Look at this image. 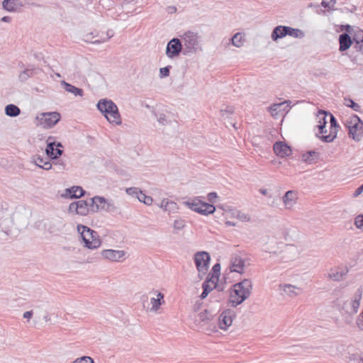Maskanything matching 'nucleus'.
Here are the masks:
<instances>
[{
  "mask_svg": "<svg viewBox=\"0 0 363 363\" xmlns=\"http://www.w3.org/2000/svg\"><path fill=\"white\" fill-rule=\"evenodd\" d=\"M344 104L348 107L352 108L355 111H360V106L355 103L352 99H345Z\"/></svg>",
  "mask_w": 363,
  "mask_h": 363,
  "instance_id": "79ce46f5",
  "label": "nucleus"
},
{
  "mask_svg": "<svg viewBox=\"0 0 363 363\" xmlns=\"http://www.w3.org/2000/svg\"><path fill=\"white\" fill-rule=\"evenodd\" d=\"M360 43H361V42H359V41H358V43H357V42H354L355 45H354V48L356 49V50H357V51H358V52H359V50H361V47H360V45H359V44H360Z\"/></svg>",
  "mask_w": 363,
  "mask_h": 363,
  "instance_id": "774afa93",
  "label": "nucleus"
},
{
  "mask_svg": "<svg viewBox=\"0 0 363 363\" xmlns=\"http://www.w3.org/2000/svg\"><path fill=\"white\" fill-rule=\"evenodd\" d=\"M85 191L81 186H74L65 189L64 196L69 199H79L83 196Z\"/></svg>",
  "mask_w": 363,
  "mask_h": 363,
  "instance_id": "5701e85b",
  "label": "nucleus"
},
{
  "mask_svg": "<svg viewBox=\"0 0 363 363\" xmlns=\"http://www.w3.org/2000/svg\"><path fill=\"white\" fill-rule=\"evenodd\" d=\"M52 165V163H51L50 161H45V162H44V164L41 166V168L45 170H50L52 169H53Z\"/></svg>",
  "mask_w": 363,
  "mask_h": 363,
  "instance_id": "13d9d810",
  "label": "nucleus"
},
{
  "mask_svg": "<svg viewBox=\"0 0 363 363\" xmlns=\"http://www.w3.org/2000/svg\"><path fill=\"white\" fill-rule=\"evenodd\" d=\"M11 21V18L10 16H4L1 18V21L6 22V23H10Z\"/></svg>",
  "mask_w": 363,
  "mask_h": 363,
  "instance_id": "338daca9",
  "label": "nucleus"
},
{
  "mask_svg": "<svg viewBox=\"0 0 363 363\" xmlns=\"http://www.w3.org/2000/svg\"><path fill=\"white\" fill-rule=\"evenodd\" d=\"M71 363H94V361L91 357L83 356V357L77 358L75 360H74Z\"/></svg>",
  "mask_w": 363,
  "mask_h": 363,
  "instance_id": "a18cd8bd",
  "label": "nucleus"
},
{
  "mask_svg": "<svg viewBox=\"0 0 363 363\" xmlns=\"http://www.w3.org/2000/svg\"><path fill=\"white\" fill-rule=\"evenodd\" d=\"M157 120L158 123H160L161 125H164L167 124L168 121L166 118V116L163 113H160L157 116Z\"/></svg>",
  "mask_w": 363,
  "mask_h": 363,
  "instance_id": "864d4df0",
  "label": "nucleus"
},
{
  "mask_svg": "<svg viewBox=\"0 0 363 363\" xmlns=\"http://www.w3.org/2000/svg\"><path fill=\"white\" fill-rule=\"evenodd\" d=\"M185 205L191 210L201 215L212 214L215 212L216 208L213 205L202 201L200 197H196L185 202Z\"/></svg>",
  "mask_w": 363,
  "mask_h": 363,
  "instance_id": "423d86ee",
  "label": "nucleus"
},
{
  "mask_svg": "<svg viewBox=\"0 0 363 363\" xmlns=\"http://www.w3.org/2000/svg\"><path fill=\"white\" fill-rule=\"evenodd\" d=\"M357 324L359 328L363 330V311L360 316L357 320Z\"/></svg>",
  "mask_w": 363,
  "mask_h": 363,
  "instance_id": "052dcab7",
  "label": "nucleus"
},
{
  "mask_svg": "<svg viewBox=\"0 0 363 363\" xmlns=\"http://www.w3.org/2000/svg\"><path fill=\"white\" fill-rule=\"evenodd\" d=\"M185 227V221L182 219H177L174 221L173 228L176 230H182Z\"/></svg>",
  "mask_w": 363,
  "mask_h": 363,
  "instance_id": "de8ad7c7",
  "label": "nucleus"
},
{
  "mask_svg": "<svg viewBox=\"0 0 363 363\" xmlns=\"http://www.w3.org/2000/svg\"><path fill=\"white\" fill-rule=\"evenodd\" d=\"M61 85L69 93L73 94L74 96H83L84 91L82 89L77 88L65 81L61 82Z\"/></svg>",
  "mask_w": 363,
  "mask_h": 363,
  "instance_id": "2f4dec72",
  "label": "nucleus"
},
{
  "mask_svg": "<svg viewBox=\"0 0 363 363\" xmlns=\"http://www.w3.org/2000/svg\"><path fill=\"white\" fill-rule=\"evenodd\" d=\"M286 26H278L275 27L272 33L271 38L274 41L286 36Z\"/></svg>",
  "mask_w": 363,
  "mask_h": 363,
  "instance_id": "7c9ffc66",
  "label": "nucleus"
},
{
  "mask_svg": "<svg viewBox=\"0 0 363 363\" xmlns=\"http://www.w3.org/2000/svg\"><path fill=\"white\" fill-rule=\"evenodd\" d=\"M156 298L153 297L150 298V304L151 307L150 308V311L151 312H157L160 309V306H162L164 303V294L159 291H155Z\"/></svg>",
  "mask_w": 363,
  "mask_h": 363,
  "instance_id": "a878e982",
  "label": "nucleus"
},
{
  "mask_svg": "<svg viewBox=\"0 0 363 363\" xmlns=\"http://www.w3.org/2000/svg\"><path fill=\"white\" fill-rule=\"evenodd\" d=\"M106 199L103 196H95L90 199V206L91 213H97L101 211L103 206L106 203Z\"/></svg>",
  "mask_w": 363,
  "mask_h": 363,
  "instance_id": "393cba45",
  "label": "nucleus"
},
{
  "mask_svg": "<svg viewBox=\"0 0 363 363\" xmlns=\"http://www.w3.org/2000/svg\"><path fill=\"white\" fill-rule=\"evenodd\" d=\"M291 104L290 100H286L284 102L274 104L268 109L273 117L277 118L280 114L289 112Z\"/></svg>",
  "mask_w": 363,
  "mask_h": 363,
  "instance_id": "dca6fc26",
  "label": "nucleus"
},
{
  "mask_svg": "<svg viewBox=\"0 0 363 363\" xmlns=\"http://www.w3.org/2000/svg\"><path fill=\"white\" fill-rule=\"evenodd\" d=\"M33 311H26L23 313V317L26 319H30L33 316Z\"/></svg>",
  "mask_w": 363,
  "mask_h": 363,
  "instance_id": "69168bd1",
  "label": "nucleus"
},
{
  "mask_svg": "<svg viewBox=\"0 0 363 363\" xmlns=\"http://www.w3.org/2000/svg\"><path fill=\"white\" fill-rule=\"evenodd\" d=\"M363 191V184L357 188L355 191L354 192V196H358L360 195Z\"/></svg>",
  "mask_w": 363,
  "mask_h": 363,
  "instance_id": "0e129e2a",
  "label": "nucleus"
},
{
  "mask_svg": "<svg viewBox=\"0 0 363 363\" xmlns=\"http://www.w3.org/2000/svg\"><path fill=\"white\" fill-rule=\"evenodd\" d=\"M279 289L281 291V295L289 298H294L301 294V289L290 284H281L279 285Z\"/></svg>",
  "mask_w": 363,
  "mask_h": 363,
  "instance_id": "f3484780",
  "label": "nucleus"
},
{
  "mask_svg": "<svg viewBox=\"0 0 363 363\" xmlns=\"http://www.w3.org/2000/svg\"><path fill=\"white\" fill-rule=\"evenodd\" d=\"M211 315L209 314L208 311L207 310H204L201 312H200L196 317H195V323L197 325H205L211 320Z\"/></svg>",
  "mask_w": 363,
  "mask_h": 363,
  "instance_id": "473e14b6",
  "label": "nucleus"
},
{
  "mask_svg": "<svg viewBox=\"0 0 363 363\" xmlns=\"http://www.w3.org/2000/svg\"><path fill=\"white\" fill-rule=\"evenodd\" d=\"M354 225L358 229H363V215H359L355 218Z\"/></svg>",
  "mask_w": 363,
  "mask_h": 363,
  "instance_id": "8fccbe9b",
  "label": "nucleus"
},
{
  "mask_svg": "<svg viewBox=\"0 0 363 363\" xmlns=\"http://www.w3.org/2000/svg\"><path fill=\"white\" fill-rule=\"evenodd\" d=\"M354 28L355 27H352L350 25L342 26V30H345L347 32L346 33H348L349 35L352 34Z\"/></svg>",
  "mask_w": 363,
  "mask_h": 363,
  "instance_id": "4d7b16f0",
  "label": "nucleus"
},
{
  "mask_svg": "<svg viewBox=\"0 0 363 363\" xmlns=\"http://www.w3.org/2000/svg\"><path fill=\"white\" fill-rule=\"evenodd\" d=\"M351 35L352 36L353 42H363V30L359 28L355 27Z\"/></svg>",
  "mask_w": 363,
  "mask_h": 363,
  "instance_id": "58836bf2",
  "label": "nucleus"
},
{
  "mask_svg": "<svg viewBox=\"0 0 363 363\" xmlns=\"http://www.w3.org/2000/svg\"><path fill=\"white\" fill-rule=\"evenodd\" d=\"M345 125L349 130V136L355 141H359L363 135V122L356 115L346 121Z\"/></svg>",
  "mask_w": 363,
  "mask_h": 363,
  "instance_id": "39448f33",
  "label": "nucleus"
},
{
  "mask_svg": "<svg viewBox=\"0 0 363 363\" xmlns=\"http://www.w3.org/2000/svg\"><path fill=\"white\" fill-rule=\"evenodd\" d=\"M180 37L184 48V55L196 54L203 50L200 36L198 33L188 30L184 32Z\"/></svg>",
  "mask_w": 363,
  "mask_h": 363,
  "instance_id": "7ed1b4c3",
  "label": "nucleus"
},
{
  "mask_svg": "<svg viewBox=\"0 0 363 363\" xmlns=\"http://www.w3.org/2000/svg\"><path fill=\"white\" fill-rule=\"evenodd\" d=\"M68 211L80 216H86L89 213H91L90 201L88 202L85 200H79L76 202H72L69 206Z\"/></svg>",
  "mask_w": 363,
  "mask_h": 363,
  "instance_id": "9d476101",
  "label": "nucleus"
},
{
  "mask_svg": "<svg viewBox=\"0 0 363 363\" xmlns=\"http://www.w3.org/2000/svg\"><path fill=\"white\" fill-rule=\"evenodd\" d=\"M166 10L168 13L172 14L177 12V9L174 6H169L167 7Z\"/></svg>",
  "mask_w": 363,
  "mask_h": 363,
  "instance_id": "e2e57ef3",
  "label": "nucleus"
},
{
  "mask_svg": "<svg viewBox=\"0 0 363 363\" xmlns=\"http://www.w3.org/2000/svg\"><path fill=\"white\" fill-rule=\"evenodd\" d=\"M339 50L340 51H345L351 46L352 40L348 33H342L339 36Z\"/></svg>",
  "mask_w": 363,
  "mask_h": 363,
  "instance_id": "c85d7f7f",
  "label": "nucleus"
},
{
  "mask_svg": "<svg viewBox=\"0 0 363 363\" xmlns=\"http://www.w3.org/2000/svg\"><path fill=\"white\" fill-rule=\"evenodd\" d=\"M3 9L9 12H15L23 6L20 0H4Z\"/></svg>",
  "mask_w": 363,
  "mask_h": 363,
  "instance_id": "bb28decb",
  "label": "nucleus"
},
{
  "mask_svg": "<svg viewBox=\"0 0 363 363\" xmlns=\"http://www.w3.org/2000/svg\"><path fill=\"white\" fill-rule=\"evenodd\" d=\"M37 119L40 120L44 128H50L60 121V115L57 112L42 113L37 116Z\"/></svg>",
  "mask_w": 363,
  "mask_h": 363,
  "instance_id": "9b49d317",
  "label": "nucleus"
},
{
  "mask_svg": "<svg viewBox=\"0 0 363 363\" xmlns=\"http://www.w3.org/2000/svg\"><path fill=\"white\" fill-rule=\"evenodd\" d=\"M101 208H103L102 211L107 213H114L118 211V207L115 205L114 202L112 200L107 199Z\"/></svg>",
  "mask_w": 363,
  "mask_h": 363,
  "instance_id": "4c0bfd02",
  "label": "nucleus"
},
{
  "mask_svg": "<svg viewBox=\"0 0 363 363\" xmlns=\"http://www.w3.org/2000/svg\"><path fill=\"white\" fill-rule=\"evenodd\" d=\"M245 267V260L240 255H235L231 257L230 271L231 272H238L242 274Z\"/></svg>",
  "mask_w": 363,
  "mask_h": 363,
  "instance_id": "a211bd4d",
  "label": "nucleus"
},
{
  "mask_svg": "<svg viewBox=\"0 0 363 363\" xmlns=\"http://www.w3.org/2000/svg\"><path fill=\"white\" fill-rule=\"evenodd\" d=\"M235 217L242 222H249L251 220L250 216L242 211L236 212Z\"/></svg>",
  "mask_w": 363,
  "mask_h": 363,
  "instance_id": "37998d69",
  "label": "nucleus"
},
{
  "mask_svg": "<svg viewBox=\"0 0 363 363\" xmlns=\"http://www.w3.org/2000/svg\"><path fill=\"white\" fill-rule=\"evenodd\" d=\"M327 116H329V113L325 111H319L316 115V119L318 124L317 127L319 129L320 134H324L327 133L325 130V125L327 123Z\"/></svg>",
  "mask_w": 363,
  "mask_h": 363,
  "instance_id": "4be33fe9",
  "label": "nucleus"
},
{
  "mask_svg": "<svg viewBox=\"0 0 363 363\" xmlns=\"http://www.w3.org/2000/svg\"><path fill=\"white\" fill-rule=\"evenodd\" d=\"M5 113L10 117H16L21 113V110L14 104H9L5 107Z\"/></svg>",
  "mask_w": 363,
  "mask_h": 363,
  "instance_id": "f704fd0d",
  "label": "nucleus"
},
{
  "mask_svg": "<svg viewBox=\"0 0 363 363\" xmlns=\"http://www.w3.org/2000/svg\"><path fill=\"white\" fill-rule=\"evenodd\" d=\"M32 159L35 165L40 168H41V166L44 164V162H45V160L43 157L38 155L33 156Z\"/></svg>",
  "mask_w": 363,
  "mask_h": 363,
  "instance_id": "09e8293b",
  "label": "nucleus"
},
{
  "mask_svg": "<svg viewBox=\"0 0 363 363\" xmlns=\"http://www.w3.org/2000/svg\"><path fill=\"white\" fill-rule=\"evenodd\" d=\"M55 147H62L60 143H56L52 140V137H49L47 140V147L45 148V153L50 159H57L62 155V150Z\"/></svg>",
  "mask_w": 363,
  "mask_h": 363,
  "instance_id": "2eb2a0df",
  "label": "nucleus"
},
{
  "mask_svg": "<svg viewBox=\"0 0 363 363\" xmlns=\"http://www.w3.org/2000/svg\"><path fill=\"white\" fill-rule=\"evenodd\" d=\"M53 170L55 172H58L60 171H63L65 169V164L63 161L57 160L56 162H52Z\"/></svg>",
  "mask_w": 363,
  "mask_h": 363,
  "instance_id": "c03bdc74",
  "label": "nucleus"
},
{
  "mask_svg": "<svg viewBox=\"0 0 363 363\" xmlns=\"http://www.w3.org/2000/svg\"><path fill=\"white\" fill-rule=\"evenodd\" d=\"M183 48L181 39L177 38H172L167 43L166 55L169 58L173 59L178 57L182 52H183Z\"/></svg>",
  "mask_w": 363,
  "mask_h": 363,
  "instance_id": "f8f14e48",
  "label": "nucleus"
},
{
  "mask_svg": "<svg viewBox=\"0 0 363 363\" xmlns=\"http://www.w3.org/2000/svg\"><path fill=\"white\" fill-rule=\"evenodd\" d=\"M96 106L98 110L104 114L110 123L121 124L122 121L118 106L111 100L107 99H100Z\"/></svg>",
  "mask_w": 363,
  "mask_h": 363,
  "instance_id": "f03ea898",
  "label": "nucleus"
},
{
  "mask_svg": "<svg viewBox=\"0 0 363 363\" xmlns=\"http://www.w3.org/2000/svg\"><path fill=\"white\" fill-rule=\"evenodd\" d=\"M335 4H333V2H330V0H323L322 1V3H321V5L324 7V8H330L331 6H333Z\"/></svg>",
  "mask_w": 363,
  "mask_h": 363,
  "instance_id": "680f3d73",
  "label": "nucleus"
},
{
  "mask_svg": "<svg viewBox=\"0 0 363 363\" xmlns=\"http://www.w3.org/2000/svg\"><path fill=\"white\" fill-rule=\"evenodd\" d=\"M216 198L217 194L216 192H211L207 195V199L211 203H214Z\"/></svg>",
  "mask_w": 363,
  "mask_h": 363,
  "instance_id": "bf43d9fd",
  "label": "nucleus"
},
{
  "mask_svg": "<svg viewBox=\"0 0 363 363\" xmlns=\"http://www.w3.org/2000/svg\"><path fill=\"white\" fill-rule=\"evenodd\" d=\"M252 290V283L249 279H245L242 281L233 285L230 293L229 301L233 307H236L243 303L251 295Z\"/></svg>",
  "mask_w": 363,
  "mask_h": 363,
  "instance_id": "f257e3e1",
  "label": "nucleus"
},
{
  "mask_svg": "<svg viewBox=\"0 0 363 363\" xmlns=\"http://www.w3.org/2000/svg\"><path fill=\"white\" fill-rule=\"evenodd\" d=\"M39 72L40 69L34 67L27 68L19 74L18 79L21 82H26L30 77H32L35 74H38Z\"/></svg>",
  "mask_w": 363,
  "mask_h": 363,
  "instance_id": "c756f323",
  "label": "nucleus"
},
{
  "mask_svg": "<svg viewBox=\"0 0 363 363\" xmlns=\"http://www.w3.org/2000/svg\"><path fill=\"white\" fill-rule=\"evenodd\" d=\"M160 207L165 211L175 212L177 209V203L174 201H169V200L164 199L160 205Z\"/></svg>",
  "mask_w": 363,
  "mask_h": 363,
  "instance_id": "72a5a7b5",
  "label": "nucleus"
},
{
  "mask_svg": "<svg viewBox=\"0 0 363 363\" xmlns=\"http://www.w3.org/2000/svg\"><path fill=\"white\" fill-rule=\"evenodd\" d=\"M171 67L167 66L160 69V76L161 78L167 77L169 75V69Z\"/></svg>",
  "mask_w": 363,
  "mask_h": 363,
  "instance_id": "3c124183",
  "label": "nucleus"
},
{
  "mask_svg": "<svg viewBox=\"0 0 363 363\" xmlns=\"http://www.w3.org/2000/svg\"><path fill=\"white\" fill-rule=\"evenodd\" d=\"M139 201L144 203L147 206L152 205L153 202V199L151 196H146L143 191H140V193L138 194V196L137 198Z\"/></svg>",
  "mask_w": 363,
  "mask_h": 363,
  "instance_id": "a19ab883",
  "label": "nucleus"
},
{
  "mask_svg": "<svg viewBox=\"0 0 363 363\" xmlns=\"http://www.w3.org/2000/svg\"><path fill=\"white\" fill-rule=\"evenodd\" d=\"M111 38V36H108L107 37L106 39L104 38V39H101V40H91L90 39V35H86V41L87 42H91L92 43H94V44H99V43H104L105 41H106L107 40H108L109 38Z\"/></svg>",
  "mask_w": 363,
  "mask_h": 363,
  "instance_id": "5fc2aeb1",
  "label": "nucleus"
},
{
  "mask_svg": "<svg viewBox=\"0 0 363 363\" xmlns=\"http://www.w3.org/2000/svg\"><path fill=\"white\" fill-rule=\"evenodd\" d=\"M41 226L50 233H53L60 230L64 224L61 218H51L39 221L37 228H40Z\"/></svg>",
  "mask_w": 363,
  "mask_h": 363,
  "instance_id": "1a4fd4ad",
  "label": "nucleus"
},
{
  "mask_svg": "<svg viewBox=\"0 0 363 363\" xmlns=\"http://www.w3.org/2000/svg\"><path fill=\"white\" fill-rule=\"evenodd\" d=\"M212 270H213L212 276L216 277V281H217L218 279L219 274H220V265L218 263L214 264L212 268Z\"/></svg>",
  "mask_w": 363,
  "mask_h": 363,
  "instance_id": "603ef678",
  "label": "nucleus"
},
{
  "mask_svg": "<svg viewBox=\"0 0 363 363\" xmlns=\"http://www.w3.org/2000/svg\"><path fill=\"white\" fill-rule=\"evenodd\" d=\"M236 313L232 309H225L219 315L218 323L221 330H226L233 323Z\"/></svg>",
  "mask_w": 363,
  "mask_h": 363,
  "instance_id": "4468645a",
  "label": "nucleus"
},
{
  "mask_svg": "<svg viewBox=\"0 0 363 363\" xmlns=\"http://www.w3.org/2000/svg\"><path fill=\"white\" fill-rule=\"evenodd\" d=\"M273 148L275 154L280 157H288L292 152L290 147L283 142H277Z\"/></svg>",
  "mask_w": 363,
  "mask_h": 363,
  "instance_id": "412c9836",
  "label": "nucleus"
},
{
  "mask_svg": "<svg viewBox=\"0 0 363 363\" xmlns=\"http://www.w3.org/2000/svg\"><path fill=\"white\" fill-rule=\"evenodd\" d=\"M232 44L237 47L240 48L243 44L242 35L240 33H235L230 39Z\"/></svg>",
  "mask_w": 363,
  "mask_h": 363,
  "instance_id": "ea45409f",
  "label": "nucleus"
},
{
  "mask_svg": "<svg viewBox=\"0 0 363 363\" xmlns=\"http://www.w3.org/2000/svg\"><path fill=\"white\" fill-rule=\"evenodd\" d=\"M101 257L111 262H123L126 258L125 250L107 249L101 252Z\"/></svg>",
  "mask_w": 363,
  "mask_h": 363,
  "instance_id": "ddd939ff",
  "label": "nucleus"
},
{
  "mask_svg": "<svg viewBox=\"0 0 363 363\" xmlns=\"http://www.w3.org/2000/svg\"><path fill=\"white\" fill-rule=\"evenodd\" d=\"M298 200V192L293 190L287 191L282 197V201L286 209L294 208Z\"/></svg>",
  "mask_w": 363,
  "mask_h": 363,
  "instance_id": "6ab92c4d",
  "label": "nucleus"
},
{
  "mask_svg": "<svg viewBox=\"0 0 363 363\" xmlns=\"http://www.w3.org/2000/svg\"><path fill=\"white\" fill-rule=\"evenodd\" d=\"M362 296V290L359 288L355 291L350 300H348L343 303L342 308L346 313L350 315L357 313L359 307Z\"/></svg>",
  "mask_w": 363,
  "mask_h": 363,
  "instance_id": "0eeeda50",
  "label": "nucleus"
},
{
  "mask_svg": "<svg viewBox=\"0 0 363 363\" xmlns=\"http://www.w3.org/2000/svg\"><path fill=\"white\" fill-rule=\"evenodd\" d=\"M339 127L330 128V131L328 135H323L320 137V140L325 143H331L337 137V130Z\"/></svg>",
  "mask_w": 363,
  "mask_h": 363,
  "instance_id": "e433bc0d",
  "label": "nucleus"
},
{
  "mask_svg": "<svg viewBox=\"0 0 363 363\" xmlns=\"http://www.w3.org/2000/svg\"><path fill=\"white\" fill-rule=\"evenodd\" d=\"M348 272L347 268L342 269H330L327 274V278L335 281L343 280Z\"/></svg>",
  "mask_w": 363,
  "mask_h": 363,
  "instance_id": "b1692460",
  "label": "nucleus"
},
{
  "mask_svg": "<svg viewBox=\"0 0 363 363\" xmlns=\"http://www.w3.org/2000/svg\"><path fill=\"white\" fill-rule=\"evenodd\" d=\"M141 190L137 187H130L125 189V192L129 196L133 197L138 198V194L140 193Z\"/></svg>",
  "mask_w": 363,
  "mask_h": 363,
  "instance_id": "49530a36",
  "label": "nucleus"
},
{
  "mask_svg": "<svg viewBox=\"0 0 363 363\" xmlns=\"http://www.w3.org/2000/svg\"><path fill=\"white\" fill-rule=\"evenodd\" d=\"M329 117H330V128L339 127L334 116L332 115L331 113H329Z\"/></svg>",
  "mask_w": 363,
  "mask_h": 363,
  "instance_id": "6e6d98bb",
  "label": "nucleus"
},
{
  "mask_svg": "<svg viewBox=\"0 0 363 363\" xmlns=\"http://www.w3.org/2000/svg\"><path fill=\"white\" fill-rule=\"evenodd\" d=\"M319 153L311 150L301 155V160L308 164L316 163L318 160Z\"/></svg>",
  "mask_w": 363,
  "mask_h": 363,
  "instance_id": "cd10ccee",
  "label": "nucleus"
},
{
  "mask_svg": "<svg viewBox=\"0 0 363 363\" xmlns=\"http://www.w3.org/2000/svg\"><path fill=\"white\" fill-rule=\"evenodd\" d=\"M194 262L199 274H205L208 271L210 262V255L204 251L198 252L194 255Z\"/></svg>",
  "mask_w": 363,
  "mask_h": 363,
  "instance_id": "6e6552de",
  "label": "nucleus"
},
{
  "mask_svg": "<svg viewBox=\"0 0 363 363\" xmlns=\"http://www.w3.org/2000/svg\"><path fill=\"white\" fill-rule=\"evenodd\" d=\"M216 277L211 276V278H208L202 284L203 292L200 297L201 299H204L208 295V294L216 286Z\"/></svg>",
  "mask_w": 363,
  "mask_h": 363,
  "instance_id": "aec40b11",
  "label": "nucleus"
},
{
  "mask_svg": "<svg viewBox=\"0 0 363 363\" xmlns=\"http://www.w3.org/2000/svg\"><path fill=\"white\" fill-rule=\"evenodd\" d=\"M77 228L81 235L85 247L94 250L101 246V241L96 231L82 224L78 225Z\"/></svg>",
  "mask_w": 363,
  "mask_h": 363,
  "instance_id": "20e7f679",
  "label": "nucleus"
},
{
  "mask_svg": "<svg viewBox=\"0 0 363 363\" xmlns=\"http://www.w3.org/2000/svg\"><path fill=\"white\" fill-rule=\"evenodd\" d=\"M286 35H289L295 38L301 39L305 37L304 32L298 28H294L291 27L286 26Z\"/></svg>",
  "mask_w": 363,
  "mask_h": 363,
  "instance_id": "c9c22d12",
  "label": "nucleus"
}]
</instances>
